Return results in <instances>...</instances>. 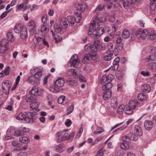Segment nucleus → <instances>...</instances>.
<instances>
[{"mask_svg":"<svg viewBox=\"0 0 156 156\" xmlns=\"http://www.w3.org/2000/svg\"><path fill=\"white\" fill-rule=\"evenodd\" d=\"M27 26L30 30L32 31L34 29V28L35 27V24L34 21H30L28 23Z\"/></svg>","mask_w":156,"mask_h":156,"instance_id":"41","label":"nucleus"},{"mask_svg":"<svg viewBox=\"0 0 156 156\" xmlns=\"http://www.w3.org/2000/svg\"><path fill=\"white\" fill-rule=\"evenodd\" d=\"M42 71L39 69L36 72V73L34 75V76L37 79L40 80V78L42 76Z\"/></svg>","mask_w":156,"mask_h":156,"instance_id":"45","label":"nucleus"},{"mask_svg":"<svg viewBox=\"0 0 156 156\" xmlns=\"http://www.w3.org/2000/svg\"><path fill=\"white\" fill-rule=\"evenodd\" d=\"M44 38H41V37H38L36 38V40L37 41V44L41 45L42 43V41Z\"/></svg>","mask_w":156,"mask_h":156,"instance_id":"64","label":"nucleus"},{"mask_svg":"<svg viewBox=\"0 0 156 156\" xmlns=\"http://www.w3.org/2000/svg\"><path fill=\"white\" fill-rule=\"evenodd\" d=\"M130 140H132L134 141H136L138 139L137 136L135 134H131V136L130 137Z\"/></svg>","mask_w":156,"mask_h":156,"instance_id":"56","label":"nucleus"},{"mask_svg":"<svg viewBox=\"0 0 156 156\" xmlns=\"http://www.w3.org/2000/svg\"><path fill=\"white\" fill-rule=\"evenodd\" d=\"M43 90L40 88H37L35 87H33L30 93L35 96L41 95L43 93Z\"/></svg>","mask_w":156,"mask_h":156,"instance_id":"12","label":"nucleus"},{"mask_svg":"<svg viewBox=\"0 0 156 156\" xmlns=\"http://www.w3.org/2000/svg\"><path fill=\"white\" fill-rule=\"evenodd\" d=\"M97 16L95 17V20L97 26H99V23L104 22L106 20V18L104 16H100V13L97 12Z\"/></svg>","mask_w":156,"mask_h":156,"instance_id":"15","label":"nucleus"},{"mask_svg":"<svg viewBox=\"0 0 156 156\" xmlns=\"http://www.w3.org/2000/svg\"><path fill=\"white\" fill-rule=\"evenodd\" d=\"M65 81L64 79L60 78L57 79L55 82V84L58 87H62L64 84Z\"/></svg>","mask_w":156,"mask_h":156,"instance_id":"19","label":"nucleus"},{"mask_svg":"<svg viewBox=\"0 0 156 156\" xmlns=\"http://www.w3.org/2000/svg\"><path fill=\"white\" fill-rule=\"evenodd\" d=\"M90 55L89 54L86 55L82 60V62L83 63L87 62V61L90 60Z\"/></svg>","mask_w":156,"mask_h":156,"instance_id":"49","label":"nucleus"},{"mask_svg":"<svg viewBox=\"0 0 156 156\" xmlns=\"http://www.w3.org/2000/svg\"><path fill=\"white\" fill-rule=\"evenodd\" d=\"M78 72L76 69H72L67 72V74L69 76H73L75 78V76H76Z\"/></svg>","mask_w":156,"mask_h":156,"instance_id":"33","label":"nucleus"},{"mask_svg":"<svg viewBox=\"0 0 156 156\" xmlns=\"http://www.w3.org/2000/svg\"><path fill=\"white\" fill-rule=\"evenodd\" d=\"M115 74L117 78L119 79H120L122 78L124 73L122 71L118 70L117 71Z\"/></svg>","mask_w":156,"mask_h":156,"instance_id":"42","label":"nucleus"},{"mask_svg":"<svg viewBox=\"0 0 156 156\" xmlns=\"http://www.w3.org/2000/svg\"><path fill=\"white\" fill-rule=\"evenodd\" d=\"M75 19L74 16H67V20L70 26H76V24Z\"/></svg>","mask_w":156,"mask_h":156,"instance_id":"16","label":"nucleus"},{"mask_svg":"<svg viewBox=\"0 0 156 156\" xmlns=\"http://www.w3.org/2000/svg\"><path fill=\"white\" fill-rule=\"evenodd\" d=\"M134 132L139 136H141L143 134L141 128L140 126L137 125H135L134 127Z\"/></svg>","mask_w":156,"mask_h":156,"instance_id":"21","label":"nucleus"},{"mask_svg":"<svg viewBox=\"0 0 156 156\" xmlns=\"http://www.w3.org/2000/svg\"><path fill=\"white\" fill-rule=\"evenodd\" d=\"M130 1L129 2V1H128V0H123L121 3V5L122 4L124 8L126 9H127L129 8V5L133 3L131 2V1Z\"/></svg>","mask_w":156,"mask_h":156,"instance_id":"39","label":"nucleus"},{"mask_svg":"<svg viewBox=\"0 0 156 156\" xmlns=\"http://www.w3.org/2000/svg\"><path fill=\"white\" fill-rule=\"evenodd\" d=\"M76 12L80 14H81L87 8V5L84 3L81 4H76Z\"/></svg>","mask_w":156,"mask_h":156,"instance_id":"8","label":"nucleus"},{"mask_svg":"<svg viewBox=\"0 0 156 156\" xmlns=\"http://www.w3.org/2000/svg\"><path fill=\"white\" fill-rule=\"evenodd\" d=\"M74 108V106L73 105H71L67 109L66 114L68 115L70 114L73 111Z\"/></svg>","mask_w":156,"mask_h":156,"instance_id":"54","label":"nucleus"},{"mask_svg":"<svg viewBox=\"0 0 156 156\" xmlns=\"http://www.w3.org/2000/svg\"><path fill=\"white\" fill-rule=\"evenodd\" d=\"M142 91L145 93H148L151 91V88L150 86L147 84H144L141 87Z\"/></svg>","mask_w":156,"mask_h":156,"instance_id":"27","label":"nucleus"},{"mask_svg":"<svg viewBox=\"0 0 156 156\" xmlns=\"http://www.w3.org/2000/svg\"><path fill=\"white\" fill-rule=\"evenodd\" d=\"M120 147L122 149L126 150L129 148V146L127 142H124L121 144Z\"/></svg>","mask_w":156,"mask_h":156,"instance_id":"46","label":"nucleus"},{"mask_svg":"<svg viewBox=\"0 0 156 156\" xmlns=\"http://www.w3.org/2000/svg\"><path fill=\"white\" fill-rule=\"evenodd\" d=\"M52 36L54 39L56 41L57 43L60 42L62 40V38L59 36L58 35L55 34L54 33L53 31H51Z\"/></svg>","mask_w":156,"mask_h":156,"instance_id":"36","label":"nucleus"},{"mask_svg":"<svg viewBox=\"0 0 156 156\" xmlns=\"http://www.w3.org/2000/svg\"><path fill=\"white\" fill-rule=\"evenodd\" d=\"M152 121V122L149 120L145 121L144 126L146 130H150L152 128L153 125H156V120L154 119Z\"/></svg>","mask_w":156,"mask_h":156,"instance_id":"7","label":"nucleus"},{"mask_svg":"<svg viewBox=\"0 0 156 156\" xmlns=\"http://www.w3.org/2000/svg\"><path fill=\"white\" fill-rule=\"evenodd\" d=\"M112 86V83L110 82H108L103 86L102 89L105 90H110L109 89Z\"/></svg>","mask_w":156,"mask_h":156,"instance_id":"37","label":"nucleus"},{"mask_svg":"<svg viewBox=\"0 0 156 156\" xmlns=\"http://www.w3.org/2000/svg\"><path fill=\"white\" fill-rule=\"evenodd\" d=\"M148 34V32L147 30L140 29L137 31L136 33V36L139 39H144L145 37Z\"/></svg>","mask_w":156,"mask_h":156,"instance_id":"5","label":"nucleus"},{"mask_svg":"<svg viewBox=\"0 0 156 156\" xmlns=\"http://www.w3.org/2000/svg\"><path fill=\"white\" fill-rule=\"evenodd\" d=\"M21 122L24 123H32L34 122V118H16Z\"/></svg>","mask_w":156,"mask_h":156,"instance_id":"14","label":"nucleus"},{"mask_svg":"<svg viewBox=\"0 0 156 156\" xmlns=\"http://www.w3.org/2000/svg\"><path fill=\"white\" fill-rule=\"evenodd\" d=\"M36 100L35 98L32 96H27L26 98V101L27 102H31L32 101H34Z\"/></svg>","mask_w":156,"mask_h":156,"instance_id":"55","label":"nucleus"},{"mask_svg":"<svg viewBox=\"0 0 156 156\" xmlns=\"http://www.w3.org/2000/svg\"><path fill=\"white\" fill-rule=\"evenodd\" d=\"M66 81L68 84L71 85H74L76 83L74 80L71 78H67L66 80Z\"/></svg>","mask_w":156,"mask_h":156,"instance_id":"47","label":"nucleus"},{"mask_svg":"<svg viewBox=\"0 0 156 156\" xmlns=\"http://www.w3.org/2000/svg\"><path fill=\"white\" fill-rule=\"evenodd\" d=\"M97 26L95 20H93V23L90 25L89 30V35L94 39H97L99 37L102 35L105 32V30L102 27Z\"/></svg>","mask_w":156,"mask_h":156,"instance_id":"1","label":"nucleus"},{"mask_svg":"<svg viewBox=\"0 0 156 156\" xmlns=\"http://www.w3.org/2000/svg\"><path fill=\"white\" fill-rule=\"evenodd\" d=\"M75 78L79 79L82 82H85L86 81L85 78L81 74L78 72L77 75L75 76Z\"/></svg>","mask_w":156,"mask_h":156,"instance_id":"43","label":"nucleus"},{"mask_svg":"<svg viewBox=\"0 0 156 156\" xmlns=\"http://www.w3.org/2000/svg\"><path fill=\"white\" fill-rule=\"evenodd\" d=\"M94 44L91 45L87 44L85 46L84 49L87 52H92L93 51H94Z\"/></svg>","mask_w":156,"mask_h":156,"instance_id":"24","label":"nucleus"},{"mask_svg":"<svg viewBox=\"0 0 156 156\" xmlns=\"http://www.w3.org/2000/svg\"><path fill=\"white\" fill-rule=\"evenodd\" d=\"M67 130H64L62 131H59L56 135L58 142H60L69 139L70 134L67 132Z\"/></svg>","mask_w":156,"mask_h":156,"instance_id":"4","label":"nucleus"},{"mask_svg":"<svg viewBox=\"0 0 156 156\" xmlns=\"http://www.w3.org/2000/svg\"><path fill=\"white\" fill-rule=\"evenodd\" d=\"M111 105L114 109H115L118 106V101L116 98H112L111 100Z\"/></svg>","mask_w":156,"mask_h":156,"instance_id":"28","label":"nucleus"},{"mask_svg":"<svg viewBox=\"0 0 156 156\" xmlns=\"http://www.w3.org/2000/svg\"><path fill=\"white\" fill-rule=\"evenodd\" d=\"M72 123L71 120L69 119H67L66 122H65V124L66 126L67 127L70 126L71 125Z\"/></svg>","mask_w":156,"mask_h":156,"instance_id":"61","label":"nucleus"},{"mask_svg":"<svg viewBox=\"0 0 156 156\" xmlns=\"http://www.w3.org/2000/svg\"><path fill=\"white\" fill-rule=\"evenodd\" d=\"M58 102L60 104L65 105L68 102V100L65 99V97L63 95L59 97L58 99Z\"/></svg>","mask_w":156,"mask_h":156,"instance_id":"26","label":"nucleus"},{"mask_svg":"<svg viewBox=\"0 0 156 156\" xmlns=\"http://www.w3.org/2000/svg\"><path fill=\"white\" fill-rule=\"evenodd\" d=\"M20 37L22 39H25L27 36V34L26 27L23 28V30L20 31Z\"/></svg>","mask_w":156,"mask_h":156,"instance_id":"31","label":"nucleus"},{"mask_svg":"<svg viewBox=\"0 0 156 156\" xmlns=\"http://www.w3.org/2000/svg\"><path fill=\"white\" fill-rule=\"evenodd\" d=\"M7 37L8 38V41H9L11 42H12L14 41L15 39L12 33L11 32H8L7 33Z\"/></svg>","mask_w":156,"mask_h":156,"instance_id":"32","label":"nucleus"},{"mask_svg":"<svg viewBox=\"0 0 156 156\" xmlns=\"http://www.w3.org/2000/svg\"><path fill=\"white\" fill-rule=\"evenodd\" d=\"M58 87L57 86L55 85V86H53L51 88V91L54 93L58 92L60 90Z\"/></svg>","mask_w":156,"mask_h":156,"instance_id":"53","label":"nucleus"},{"mask_svg":"<svg viewBox=\"0 0 156 156\" xmlns=\"http://www.w3.org/2000/svg\"><path fill=\"white\" fill-rule=\"evenodd\" d=\"M130 36V33L128 30L124 29L122 34V37L124 39L128 38Z\"/></svg>","mask_w":156,"mask_h":156,"instance_id":"30","label":"nucleus"},{"mask_svg":"<svg viewBox=\"0 0 156 156\" xmlns=\"http://www.w3.org/2000/svg\"><path fill=\"white\" fill-rule=\"evenodd\" d=\"M53 150L55 152L61 153L64 150V146L62 144H59L54 147Z\"/></svg>","mask_w":156,"mask_h":156,"instance_id":"22","label":"nucleus"},{"mask_svg":"<svg viewBox=\"0 0 156 156\" xmlns=\"http://www.w3.org/2000/svg\"><path fill=\"white\" fill-rule=\"evenodd\" d=\"M113 79V76L111 74H109L108 76H103L100 80L101 83L103 84L107 82H111Z\"/></svg>","mask_w":156,"mask_h":156,"instance_id":"13","label":"nucleus"},{"mask_svg":"<svg viewBox=\"0 0 156 156\" xmlns=\"http://www.w3.org/2000/svg\"><path fill=\"white\" fill-rule=\"evenodd\" d=\"M54 29L55 31L57 33L60 34H63V30L62 27L60 25L57 23H56L54 26Z\"/></svg>","mask_w":156,"mask_h":156,"instance_id":"23","label":"nucleus"},{"mask_svg":"<svg viewBox=\"0 0 156 156\" xmlns=\"http://www.w3.org/2000/svg\"><path fill=\"white\" fill-rule=\"evenodd\" d=\"M105 6L104 4H100L98 5L96 8L95 11H100L102 10Z\"/></svg>","mask_w":156,"mask_h":156,"instance_id":"58","label":"nucleus"},{"mask_svg":"<svg viewBox=\"0 0 156 156\" xmlns=\"http://www.w3.org/2000/svg\"><path fill=\"white\" fill-rule=\"evenodd\" d=\"M94 51L98 50L104 51L106 48L105 45L104 43H101L99 41H95L94 43Z\"/></svg>","mask_w":156,"mask_h":156,"instance_id":"6","label":"nucleus"},{"mask_svg":"<svg viewBox=\"0 0 156 156\" xmlns=\"http://www.w3.org/2000/svg\"><path fill=\"white\" fill-rule=\"evenodd\" d=\"M71 65L76 68H78L80 65V62L77 55H74L70 59Z\"/></svg>","mask_w":156,"mask_h":156,"instance_id":"9","label":"nucleus"},{"mask_svg":"<svg viewBox=\"0 0 156 156\" xmlns=\"http://www.w3.org/2000/svg\"><path fill=\"white\" fill-rule=\"evenodd\" d=\"M67 19L65 17H62L60 20V26L63 28L67 27L68 26Z\"/></svg>","mask_w":156,"mask_h":156,"instance_id":"18","label":"nucleus"},{"mask_svg":"<svg viewBox=\"0 0 156 156\" xmlns=\"http://www.w3.org/2000/svg\"><path fill=\"white\" fill-rule=\"evenodd\" d=\"M151 9L152 11H154L155 9L156 3L154 2H151Z\"/></svg>","mask_w":156,"mask_h":156,"instance_id":"63","label":"nucleus"},{"mask_svg":"<svg viewBox=\"0 0 156 156\" xmlns=\"http://www.w3.org/2000/svg\"><path fill=\"white\" fill-rule=\"evenodd\" d=\"M9 42L8 40L6 39H3L0 41V46L8 48Z\"/></svg>","mask_w":156,"mask_h":156,"instance_id":"29","label":"nucleus"},{"mask_svg":"<svg viewBox=\"0 0 156 156\" xmlns=\"http://www.w3.org/2000/svg\"><path fill=\"white\" fill-rule=\"evenodd\" d=\"M104 131V130L102 127L97 126V131H94V134H100Z\"/></svg>","mask_w":156,"mask_h":156,"instance_id":"51","label":"nucleus"},{"mask_svg":"<svg viewBox=\"0 0 156 156\" xmlns=\"http://www.w3.org/2000/svg\"><path fill=\"white\" fill-rule=\"evenodd\" d=\"M124 109H125V106L123 105H121L118 107L117 109V113L119 114H122Z\"/></svg>","mask_w":156,"mask_h":156,"instance_id":"44","label":"nucleus"},{"mask_svg":"<svg viewBox=\"0 0 156 156\" xmlns=\"http://www.w3.org/2000/svg\"><path fill=\"white\" fill-rule=\"evenodd\" d=\"M107 55H105L103 58L104 60L109 61L112 58V56L113 55L114 51L113 50H107Z\"/></svg>","mask_w":156,"mask_h":156,"instance_id":"17","label":"nucleus"},{"mask_svg":"<svg viewBox=\"0 0 156 156\" xmlns=\"http://www.w3.org/2000/svg\"><path fill=\"white\" fill-rule=\"evenodd\" d=\"M149 37L148 38L151 40L154 39L156 37V35L155 34L154 31H152L149 33Z\"/></svg>","mask_w":156,"mask_h":156,"instance_id":"52","label":"nucleus"},{"mask_svg":"<svg viewBox=\"0 0 156 156\" xmlns=\"http://www.w3.org/2000/svg\"><path fill=\"white\" fill-rule=\"evenodd\" d=\"M147 96L146 94L143 93H140L139 94L137 98L140 101H143L146 100L147 98Z\"/></svg>","mask_w":156,"mask_h":156,"instance_id":"34","label":"nucleus"},{"mask_svg":"<svg viewBox=\"0 0 156 156\" xmlns=\"http://www.w3.org/2000/svg\"><path fill=\"white\" fill-rule=\"evenodd\" d=\"M81 14L76 12L74 17L76 18L75 20L76 23H79L81 20Z\"/></svg>","mask_w":156,"mask_h":156,"instance_id":"50","label":"nucleus"},{"mask_svg":"<svg viewBox=\"0 0 156 156\" xmlns=\"http://www.w3.org/2000/svg\"><path fill=\"white\" fill-rule=\"evenodd\" d=\"M103 137L100 136L97 138L92 143V145H94L96 143H97L100 140H101L103 138Z\"/></svg>","mask_w":156,"mask_h":156,"instance_id":"62","label":"nucleus"},{"mask_svg":"<svg viewBox=\"0 0 156 156\" xmlns=\"http://www.w3.org/2000/svg\"><path fill=\"white\" fill-rule=\"evenodd\" d=\"M147 66L148 68L151 70H154L156 69V63L155 62H149Z\"/></svg>","mask_w":156,"mask_h":156,"instance_id":"40","label":"nucleus"},{"mask_svg":"<svg viewBox=\"0 0 156 156\" xmlns=\"http://www.w3.org/2000/svg\"><path fill=\"white\" fill-rule=\"evenodd\" d=\"M39 105L38 102H33L30 103V107L33 110L31 112H27L24 113L21 112L16 117H36L37 114V108Z\"/></svg>","mask_w":156,"mask_h":156,"instance_id":"2","label":"nucleus"},{"mask_svg":"<svg viewBox=\"0 0 156 156\" xmlns=\"http://www.w3.org/2000/svg\"><path fill=\"white\" fill-rule=\"evenodd\" d=\"M112 92L110 90H105L103 93V97L105 100L108 99L111 96Z\"/></svg>","mask_w":156,"mask_h":156,"instance_id":"25","label":"nucleus"},{"mask_svg":"<svg viewBox=\"0 0 156 156\" xmlns=\"http://www.w3.org/2000/svg\"><path fill=\"white\" fill-rule=\"evenodd\" d=\"M97 51H93L91 53L89 54L90 55V59L94 60H95L97 58Z\"/></svg>","mask_w":156,"mask_h":156,"instance_id":"48","label":"nucleus"},{"mask_svg":"<svg viewBox=\"0 0 156 156\" xmlns=\"http://www.w3.org/2000/svg\"><path fill=\"white\" fill-rule=\"evenodd\" d=\"M38 69H39L38 68H35L31 69L30 71V74L33 76H34Z\"/></svg>","mask_w":156,"mask_h":156,"instance_id":"60","label":"nucleus"},{"mask_svg":"<svg viewBox=\"0 0 156 156\" xmlns=\"http://www.w3.org/2000/svg\"><path fill=\"white\" fill-rule=\"evenodd\" d=\"M27 81L33 85H38L40 84V80L37 79L34 76H30L27 79Z\"/></svg>","mask_w":156,"mask_h":156,"instance_id":"11","label":"nucleus"},{"mask_svg":"<svg viewBox=\"0 0 156 156\" xmlns=\"http://www.w3.org/2000/svg\"><path fill=\"white\" fill-rule=\"evenodd\" d=\"M122 140L125 142L129 143L130 142V138L129 136H126L122 137Z\"/></svg>","mask_w":156,"mask_h":156,"instance_id":"57","label":"nucleus"},{"mask_svg":"<svg viewBox=\"0 0 156 156\" xmlns=\"http://www.w3.org/2000/svg\"><path fill=\"white\" fill-rule=\"evenodd\" d=\"M20 141L23 143L27 144L29 143L30 141V140L27 136H21L19 138Z\"/></svg>","mask_w":156,"mask_h":156,"instance_id":"35","label":"nucleus"},{"mask_svg":"<svg viewBox=\"0 0 156 156\" xmlns=\"http://www.w3.org/2000/svg\"><path fill=\"white\" fill-rule=\"evenodd\" d=\"M8 49V48H5L0 46V54H3L6 52Z\"/></svg>","mask_w":156,"mask_h":156,"instance_id":"59","label":"nucleus"},{"mask_svg":"<svg viewBox=\"0 0 156 156\" xmlns=\"http://www.w3.org/2000/svg\"><path fill=\"white\" fill-rule=\"evenodd\" d=\"M11 85V83L8 81H6L3 83L2 88L3 92L4 94H9Z\"/></svg>","mask_w":156,"mask_h":156,"instance_id":"10","label":"nucleus"},{"mask_svg":"<svg viewBox=\"0 0 156 156\" xmlns=\"http://www.w3.org/2000/svg\"><path fill=\"white\" fill-rule=\"evenodd\" d=\"M138 101L137 100L130 101L129 105H125V110H124L125 113L128 115H131L133 113L132 109L135 108L138 106Z\"/></svg>","mask_w":156,"mask_h":156,"instance_id":"3","label":"nucleus"},{"mask_svg":"<svg viewBox=\"0 0 156 156\" xmlns=\"http://www.w3.org/2000/svg\"><path fill=\"white\" fill-rule=\"evenodd\" d=\"M10 67L8 66L5 70L2 71L0 74V77H2L5 75H8L9 74L10 71Z\"/></svg>","mask_w":156,"mask_h":156,"instance_id":"38","label":"nucleus"},{"mask_svg":"<svg viewBox=\"0 0 156 156\" xmlns=\"http://www.w3.org/2000/svg\"><path fill=\"white\" fill-rule=\"evenodd\" d=\"M25 27L23 26L21 24H16L14 27V30L15 33H19L23 30V28Z\"/></svg>","mask_w":156,"mask_h":156,"instance_id":"20","label":"nucleus"}]
</instances>
